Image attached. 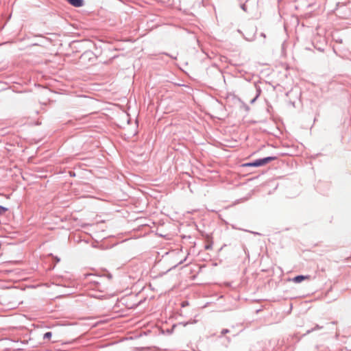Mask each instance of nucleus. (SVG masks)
Wrapping results in <instances>:
<instances>
[{"label": "nucleus", "mask_w": 351, "mask_h": 351, "mask_svg": "<svg viewBox=\"0 0 351 351\" xmlns=\"http://www.w3.org/2000/svg\"><path fill=\"white\" fill-rule=\"evenodd\" d=\"M276 159V157H267V158H265L256 160L254 162L243 164V167H259V166H263V165L267 164L268 162H271L272 160H274Z\"/></svg>", "instance_id": "f257e3e1"}, {"label": "nucleus", "mask_w": 351, "mask_h": 351, "mask_svg": "<svg viewBox=\"0 0 351 351\" xmlns=\"http://www.w3.org/2000/svg\"><path fill=\"white\" fill-rule=\"evenodd\" d=\"M95 58H96L93 52L89 50L84 51L80 56V60L82 62H84L87 60L88 62H93Z\"/></svg>", "instance_id": "f03ea898"}, {"label": "nucleus", "mask_w": 351, "mask_h": 351, "mask_svg": "<svg viewBox=\"0 0 351 351\" xmlns=\"http://www.w3.org/2000/svg\"><path fill=\"white\" fill-rule=\"evenodd\" d=\"M108 279H110V278H112L111 274H108Z\"/></svg>", "instance_id": "9b49d317"}, {"label": "nucleus", "mask_w": 351, "mask_h": 351, "mask_svg": "<svg viewBox=\"0 0 351 351\" xmlns=\"http://www.w3.org/2000/svg\"><path fill=\"white\" fill-rule=\"evenodd\" d=\"M71 5L80 8L84 5V0H66Z\"/></svg>", "instance_id": "7ed1b4c3"}, {"label": "nucleus", "mask_w": 351, "mask_h": 351, "mask_svg": "<svg viewBox=\"0 0 351 351\" xmlns=\"http://www.w3.org/2000/svg\"><path fill=\"white\" fill-rule=\"evenodd\" d=\"M189 324V322L184 323V326H186Z\"/></svg>", "instance_id": "ddd939ff"}, {"label": "nucleus", "mask_w": 351, "mask_h": 351, "mask_svg": "<svg viewBox=\"0 0 351 351\" xmlns=\"http://www.w3.org/2000/svg\"><path fill=\"white\" fill-rule=\"evenodd\" d=\"M52 337L51 332H47L43 335V339H49Z\"/></svg>", "instance_id": "423d86ee"}, {"label": "nucleus", "mask_w": 351, "mask_h": 351, "mask_svg": "<svg viewBox=\"0 0 351 351\" xmlns=\"http://www.w3.org/2000/svg\"><path fill=\"white\" fill-rule=\"evenodd\" d=\"M308 278H309V277L308 276H295L293 279V281L294 282L299 283V282H301L302 280L308 279Z\"/></svg>", "instance_id": "39448f33"}, {"label": "nucleus", "mask_w": 351, "mask_h": 351, "mask_svg": "<svg viewBox=\"0 0 351 351\" xmlns=\"http://www.w3.org/2000/svg\"><path fill=\"white\" fill-rule=\"evenodd\" d=\"M239 333V332H237V333H235V334H233V336H236V335H237Z\"/></svg>", "instance_id": "f8f14e48"}, {"label": "nucleus", "mask_w": 351, "mask_h": 351, "mask_svg": "<svg viewBox=\"0 0 351 351\" xmlns=\"http://www.w3.org/2000/svg\"><path fill=\"white\" fill-rule=\"evenodd\" d=\"M103 280H104V278L102 277H96V279H94V280H92L93 282H94L96 286H97V289H98L99 290L101 291V284L103 282Z\"/></svg>", "instance_id": "20e7f679"}, {"label": "nucleus", "mask_w": 351, "mask_h": 351, "mask_svg": "<svg viewBox=\"0 0 351 351\" xmlns=\"http://www.w3.org/2000/svg\"><path fill=\"white\" fill-rule=\"evenodd\" d=\"M232 331L230 329H223L221 332V335H223L226 333L232 332Z\"/></svg>", "instance_id": "6e6552de"}, {"label": "nucleus", "mask_w": 351, "mask_h": 351, "mask_svg": "<svg viewBox=\"0 0 351 351\" xmlns=\"http://www.w3.org/2000/svg\"><path fill=\"white\" fill-rule=\"evenodd\" d=\"M189 304V302L187 301H184L182 302L181 306L182 307H185Z\"/></svg>", "instance_id": "1a4fd4ad"}, {"label": "nucleus", "mask_w": 351, "mask_h": 351, "mask_svg": "<svg viewBox=\"0 0 351 351\" xmlns=\"http://www.w3.org/2000/svg\"><path fill=\"white\" fill-rule=\"evenodd\" d=\"M8 210V208L0 205V215H3Z\"/></svg>", "instance_id": "0eeeda50"}, {"label": "nucleus", "mask_w": 351, "mask_h": 351, "mask_svg": "<svg viewBox=\"0 0 351 351\" xmlns=\"http://www.w3.org/2000/svg\"><path fill=\"white\" fill-rule=\"evenodd\" d=\"M205 248H206V250L211 249V248H212V245H206Z\"/></svg>", "instance_id": "9d476101"}]
</instances>
